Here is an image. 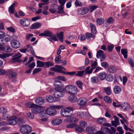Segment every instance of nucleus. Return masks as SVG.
I'll list each match as a JSON object with an SVG mask.
<instances>
[{"mask_svg":"<svg viewBox=\"0 0 134 134\" xmlns=\"http://www.w3.org/2000/svg\"><path fill=\"white\" fill-rule=\"evenodd\" d=\"M42 25L40 23H36L33 24L32 25L31 29H37L40 27Z\"/></svg>","mask_w":134,"mask_h":134,"instance_id":"393cba45","label":"nucleus"},{"mask_svg":"<svg viewBox=\"0 0 134 134\" xmlns=\"http://www.w3.org/2000/svg\"><path fill=\"white\" fill-rule=\"evenodd\" d=\"M121 107L125 110H127L130 109V105L128 103L125 102L122 103L121 105Z\"/></svg>","mask_w":134,"mask_h":134,"instance_id":"6ab92c4d","label":"nucleus"},{"mask_svg":"<svg viewBox=\"0 0 134 134\" xmlns=\"http://www.w3.org/2000/svg\"><path fill=\"white\" fill-rule=\"evenodd\" d=\"M113 91L115 94H118L121 92V89L119 86H116L114 88Z\"/></svg>","mask_w":134,"mask_h":134,"instance_id":"412c9836","label":"nucleus"},{"mask_svg":"<svg viewBox=\"0 0 134 134\" xmlns=\"http://www.w3.org/2000/svg\"><path fill=\"white\" fill-rule=\"evenodd\" d=\"M44 64L45 65V67L46 68H48L51 66H53L54 65L53 63L51 62H46Z\"/></svg>","mask_w":134,"mask_h":134,"instance_id":"864d4df0","label":"nucleus"},{"mask_svg":"<svg viewBox=\"0 0 134 134\" xmlns=\"http://www.w3.org/2000/svg\"><path fill=\"white\" fill-rule=\"evenodd\" d=\"M77 115L79 118H82L84 117V114L82 111H77Z\"/></svg>","mask_w":134,"mask_h":134,"instance_id":"8fccbe9b","label":"nucleus"},{"mask_svg":"<svg viewBox=\"0 0 134 134\" xmlns=\"http://www.w3.org/2000/svg\"><path fill=\"white\" fill-rule=\"evenodd\" d=\"M104 22V19L102 18H98L97 19L96 23L97 24L100 25L103 23Z\"/></svg>","mask_w":134,"mask_h":134,"instance_id":"ea45409f","label":"nucleus"},{"mask_svg":"<svg viewBox=\"0 0 134 134\" xmlns=\"http://www.w3.org/2000/svg\"><path fill=\"white\" fill-rule=\"evenodd\" d=\"M29 107L33 108L31 110V111L34 113L37 114L40 113L43 110L41 107L34 103L31 104L30 106H28Z\"/></svg>","mask_w":134,"mask_h":134,"instance_id":"20e7f679","label":"nucleus"},{"mask_svg":"<svg viewBox=\"0 0 134 134\" xmlns=\"http://www.w3.org/2000/svg\"><path fill=\"white\" fill-rule=\"evenodd\" d=\"M11 54L9 53H3L0 54V58L4 59L6 57H9L11 55Z\"/></svg>","mask_w":134,"mask_h":134,"instance_id":"f704fd0d","label":"nucleus"},{"mask_svg":"<svg viewBox=\"0 0 134 134\" xmlns=\"http://www.w3.org/2000/svg\"><path fill=\"white\" fill-rule=\"evenodd\" d=\"M21 57L22 55L20 54V53L19 52L14 55V57L12 59V60L14 62H20L21 61L19 59L21 58Z\"/></svg>","mask_w":134,"mask_h":134,"instance_id":"f3484780","label":"nucleus"},{"mask_svg":"<svg viewBox=\"0 0 134 134\" xmlns=\"http://www.w3.org/2000/svg\"><path fill=\"white\" fill-rule=\"evenodd\" d=\"M68 117L65 119L66 122H67L71 123L72 122V118L71 117V115H70L69 116H68Z\"/></svg>","mask_w":134,"mask_h":134,"instance_id":"3c124183","label":"nucleus"},{"mask_svg":"<svg viewBox=\"0 0 134 134\" xmlns=\"http://www.w3.org/2000/svg\"><path fill=\"white\" fill-rule=\"evenodd\" d=\"M72 111V108L68 107L65 109H62L60 111L61 115L64 117H67L71 115L70 113Z\"/></svg>","mask_w":134,"mask_h":134,"instance_id":"39448f33","label":"nucleus"},{"mask_svg":"<svg viewBox=\"0 0 134 134\" xmlns=\"http://www.w3.org/2000/svg\"><path fill=\"white\" fill-rule=\"evenodd\" d=\"M121 54H122L125 58H127V51L126 49H122L121 50Z\"/></svg>","mask_w":134,"mask_h":134,"instance_id":"72a5a7b5","label":"nucleus"},{"mask_svg":"<svg viewBox=\"0 0 134 134\" xmlns=\"http://www.w3.org/2000/svg\"><path fill=\"white\" fill-rule=\"evenodd\" d=\"M10 43L11 46L13 48H17L20 46L19 41L13 39L11 41Z\"/></svg>","mask_w":134,"mask_h":134,"instance_id":"1a4fd4ad","label":"nucleus"},{"mask_svg":"<svg viewBox=\"0 0 134 134\" xmlns=\"http://www.w3.org/2000/svg\"><path fill=\"white\" fill-rule=\"evenodd\" d=\"M16 120L19 125L24 124L25 122V120L22 117H16Z\"/></svg>","mask_w":134,"mask_h":134,"instance_id":"5701e85b","label":"nucleus"},{"mask_svg":"<svg viewBox=\"0 0 134 134\" xmlns=\"http://www.w3.org/2000/svg\"><path fill=\"white\" fill-rule=\"evenodd\" d=\"M98 76L100 79L101 80H103L106 79L107 74L105 72H103L100 73Z\"/></svg>","mask_w":134,"mask_h":134,"instance_id":"bb28decb","label":"nucleus"},{"mask_svg":"<svg viewBox=\"0 0 134 134\" xmlns=\"http://www.w3.org/2000/svg\"><path fill=\"white\" fill-rule=\"evenodd\" d=\"M6 75L9 79H12L15 77L17 74L16 72L12 70H9L6 71Z\"/></svg>","mask_w":134,"mask_h":134,"instance_id":"9d476101","label":"nucleus"},{"mask_svg":"<svg viewBox=\"0 0 134 134\" xmlns=\"http://www.w3.org/2000/svg\"><path fill=\"white\" fill-rule=\"evenodd\" d=\"M116 70L114 66H110L107 68L108 71L109 72L114 73L115 72Z\"/></svg>","mask_w":134,"mask_h":134,"instance_id":"58836bf2","label":"nucleus"},{"mask_svg":"<svg viewBox=\"0 0 134 134\" xmlns=\"http://www.w3.org/2000/svg\"><path fill=\"white\" fill-rule=\"evenodd\" d=\"M44 99L42 98L39 97L35 100V103L39 105H42L44 104Z\"/></svg>","mask_w":134,"mask_h":134,"instance_id":"aec40b11","label":"nucleus"},{"mask_svg":"<svg viewBox=\"0 0 134 134\" xmlns=\"http://www.w3.org/2000/svg\"><path fill=\"white\" fill-rule=\"evenodd\" d=\"M15 10L14 8L10 6L9 8L8 11L11 14H13L14 13Z\"/></svg>","mask_w":134,"mask_h":134,"instance_id":"680f3d73","label":"nucleus"},{"mask_svg":"<svg viewBox=\"0 0 134 134\" xmlns=\"http://www.w3.org/2000/svg\"><path fill=\"white\" fill-rule=\"evenodd\" d=\"M76 84L80 89L82 90L83 89L82 85L83 83L81 81H77L76 82Z\"/></svg>","mask_w":134,"mask_h":134,"instance_id":"de8ad7c7","label":"nucleus"},{"mask_svg":"<svg viewBox=\"0 0 134 134\" xmlns=\"http://www.w3.org/2000/svg\"><path fill=\"white\" fill-rule=\"evenodd\" d=\"M7 112V109L3 107H2L0 108V112L3 114H5Z\"/></svg>","mask_w":134,"mask_h":134,"instance_id":"13d9d810","label":"nucleus"},{"mask_svg":"<svg viewBox=\"0 0 134 134\" xmlns=\"http://www.w3.org/2000/svg\"><path fill=\"white\" fill-rule=\"evenodd\" d=\"M71 94H76L78 92V89L77 87L72 85V90Z\"/></svg>","mask_w":134,"mask_h":134,"instance_id":"e433bc0d","label":"nucleus"},{"mask_svg":"<svg viewBox=\"0 0 134 134\" xmlns=\"http://www.w3.org/2000/svg\"><path fill=\"white\" fill-rule=\"evenodd\" d=\"M114 117L115 118V120L114 121H111L112 125L115 127H116L118 125H119L120 123L119 120L115 116H114Z\"/></svg>","mask_w":134,"mask_h":134,"instance_id":"4be33fe9","label":"nucleus"},{"mask_svg":"<svg viewBox=\"0 0 134 134\" xmlns=\"http://www.w3.org/2000/svg\"><path fill=\"white\" fill-rule=\"evenodd\" d=\"M3 50H4L5 52L7 53L10 52L12 51L11 48L9 46H5L3 47Z\"/></svg>","mask_w":134,"mask_h":134,"instance_id":"2f4dec72","label":"nucleus"},{"mask_svg":"<svg viewBox=\"0 0 134 134\" xmlns=\"http://www.w3.org/2000/svg\"><path fill=\"white\" fill-rule=\"evenodd\" d=\"M86 38L85 35L82 34H80L78 36V38L82 41L85 40L86 39Z\"/></svg>","mask_w":134,"mask_h":134,"instance_id":"603ef678","label":"nucleus"},{"mask_svg":"<svg viewBox=\"0 0 134 134\" xmlns=\"http://www.w3.org/2000/svg\"><path fill=\"white\" fill-rule=\"evenodd\" d=\"M27 115L28 118L30 119H33L34 117V114L31 113H29L27 114Z\"/></svg>","mask_w":134,"mask_h":134,"instance_id":"052dcab7","label":"nucleus"},{"mask_svg":"<svg viewBox=\"0 0 134 134\" xmlns=\"http://www.w3.org/2000/svg\"><path fill=\"white\" fill-rule=\"evenodd\" d=\"M10 40V37L9 36H7L1 40V41L3 43L5 44L9 41Z\"/></svg>","mask_w":134,"mask_h":134,"instance_id":"473e14b6","label":"nucleus"},{"mask_svg":"<svg viewBox=\"0 0 134 134\" xmlns=\"http://www.w3.org/2000/svg\"><path fill=\"white\" fill-rule=\"evenodd\" d=\"M55 67L56 68L57 72L59 73H63L62 69L65 70V69L63 66L61 65H56L55 66Z\"/></svg>","mask_w":134,"mask_h":134,"instance_id":"cd10ccee","label":"nucleus"},{"mask_svg":"<svg viewBox=\"0 0 134 134\" xmlns=\"http://www.w3.org/2000/svg\"><path fill=\"white\" fill-rule=\"evenodd\" d=\"M104 100L105 101L108 103H110L111 102V99L108 96H105L104 98Z\"/></svg>","mask_w":134,"mask_h":134,"instance_id":"4d7b16f0","label":"nucleus"},{"mask_svg":"<svg viewBox=\"0 0 134 134\" xmlns=\"http://www.w3.org/2000/svg\"><path fill=\"white\" fill-rule=\"evenodd\" d=\"M75 130L76 131L81 132H82L83 129L80 126L77 125L76 126Z\"/></svg>","mask_w":134,"mask_h":134,"instance_id":"5fc2aeb1","label":"nucleus"},{"mask_svg":"<svg viewBox=\"0 0 134 134\" xmlns=\"http://www.w3.org/2000/svg\"><path fill=\"white\" fill-rule=\"evenodd\" d=\"M57 36L59 41L61 42H63V41L64 34L63 32H61L57 34Z\"/></svg>","mask_w":134,"mask_h":134,"instance_id":"a878e982","label":"nucleus"},{"mask_svg":"<svg viewBox=\"0 0 134 134\" xmlns=\"http://www.w3.org/2000/svg\"><path fill=\"white\" fill-rule=\"evenodd\" d=\"M75 4L76 7L81 6L82 5V3L77 0L76 1Z\"/></svg>","mask_w":134,"mask_h":134,"instance_id":"e2e57ef3","label":"nucleus"},{"mask_svg":"<svg viewBox=\"0 0 134 134\" xmlns=\"http://www.w3.org/2000/svg\"><path fill=\"white\" fill-rule=\"evenodd\" d=\"M62 122L61 119H57L52 121L51 122L53 125H58L61 124Z\"/></svg>","mask_w":134,"mask_h":134,"instance_id":"c756f323","label":"nucleus"},{"mask_svg":"<svg viewBox=\"0 0 134 134\" xmlns=\"http://www.w3.org/2000/svg\"><path fill=\"white\" fill-rule=\"evenodd\" d=\"M110 131V129L107 127H102L101 130L97 132L96 134H106L108 133Z\"/></svg>","mask_w":134,"mask_h":134,"instance_id":"ddd939ff","label":"nucleus"},{"mask_svg":"<svg viewBox=\"0 0 134 134\" xmlns=\"http://www.w3.org/2000/svg\"><path fill=\"white\" fill-rule=\"evenodd\" d=\"M8 123L9 124L12 125H14L16 124L17 123L16 117L14 116L10 118L8 121Z\"/></svg>","mask_w":134,"mask_h":134,"instance_id":"4468645a","label":"nucleus"},{"mask_svg":"<svg viewBox=\"0 0 134 134\" xmlns=\"http://www.w3.org/2000/svg\"><path fill=\"white\" fill-rule=\"evenodd\" d=\"M75 94H71L68 98V99L71 102H75L77 100V98Z\"/></svg>","mask_w":134,"mask_h":134,"instance_id":"b1692460","label":"nucleus"},{"mask_svg":"<svg viewBox=\"0 0 134 134\" xmlns=\"http://www.w3.org/2000/svg\"><path fill=\"white\" fill-rule=\"evenodd\" d=\"M85 35L86 36V38L88 39H89L91 37H92L93 39L94 40L95 37V36L94 35H92L89 32H86L85 34Z\"/></svg>","mask_w":134,"mask_h":134,"instance_id":"a19ab883","label":"nucleus"},{"mask_svg":"<svg viewBox=\"0 0 134 134\" xmlns=\"http://www.w3.org/2000/svg\"><path fill=\"white\" fill-rule=\"evenodd\" d=\"M63 107L61 105H53L50 108L47 109L46 110V112L47 114L51 116L55 115L56 113V111L55 109H59Z\"/></svg>","mask_w":134,"mask_h":134,"instance_id":"f257e3e1","label":"nucleus"},{"mask_svg":"<svg viewBox=\"0 0 134 134\" xmlns=\"http://www.w3.org/2000/svg\"><path fill=\"white\" fill-rule=\"evenodd\" d=\"M118 131V133L121 134H123L124 131L122 128L121 127H119L117 128Z\"/></svg>","mask_w":134,"mask_h":134,"instance_id":"774afa93","label":"nucleus"},{"mask_svg":"<svg viewBox=\"0 0 134 134\" xmlns=\"http://www.w3.org/2000/svg\"><path fill=\"white\" fill-rule=\"evenodd\" d=\"M90 26L91 27V30L93 34H95L96 32V30L95 25L92 23L90 24Z\"/></svg>","mask_w":134,"mask_h":134,"instance_id":"4c0bfd02","label":"nucleus"},{"mask_svg":"<svg viewBox=\"0 0 134 134\" xmlns=\"http://www.w3.org/2000/svg\"><path fill=\"white\" fill-rule=\"evenodd\" d=\"M110 112L108 110H107L106 111L105 116L107 117L110 118L111 117V116L110 114Z\"/></svg>","mask_w":134,"mask_h":134,"instance_id":"bf43d9fd","label":"nucleus"},{"mask_svg":"<svg viewBox=\"0 0 134 134\" xmlns=\"http://www.w3.org/2000/svg\"><path fill=\"white\" fill-rule=\"evenodd\" d=\"M84 72V70L78 71L77 74L76 75L80 77L81 76L83 75Z\"/></svg>","mask_w":134,"mask_h":134,"instance_id":"0e129e2a","label":"nucleus"},{"mask_svg":"<svg viewBox=\"0 0 134 134\" xmlns=\"http://www.w3.org/2000/svg\"><path fill=\"white\" fill-rule=\"evenodd\" d=\"M96 57L97 58H100L101 61H103L105 59V55L103 51L100 50L97 52L96 54Z\"/></svg>","mask_w":134,"mask_h":134,"instance_id":"423d86ee","label":"nucleus"},{"mask_svg":"<svg viewBox=\"0 0 134 134\" xmlns=\"http://www.w3.org/2000/svg\"><path fill=\"white\" fill-rule=\"evenodd\" d=\"M89 11V8L87 7L81 8L77 10L78 13L80 15H83L87 13Z\"/></svg>","mask_w":134,"mask_h":134,"instance_id":"9b49d317","label":"nucleus"},{"mask_svg":"<svg viewBox=\"0 0 134 134\" xmlns=\"http://www.w3.org/2000/svg\"><path fill=\"white\" fill-rule=\"evenodd\" d=\"M55 90L56 91L54 92L53 94V96L55 98L59 99L60 98L64 95L65 92L64 88H56Z\"/></svg>","mask_w":134,"mask_h":134,"instance_id":"f03ea898","label":"nucleus"},{"mask_svg":"<svg viewBox=\"0 0 134 134\" xmlns=\"http://www.w3.org/2000/svg\"><path fill=\"white\" fill-rule=\"evenodd\" d=\"M54 85L55 87V89L56 88H63V87L64 86V85L62 83L61 81L58 80H56L54 83Z\"/></svg>","mask_w":134,"mask_h":134,"instance_id":"dca6fc26","label":"nucleus"},{"mask_svg":"<svg viewBox=\"0 0 134 134\" xmlns=\"http://www.w3.org/2000/svg\"><path fill=\"white\" fill-rule=\"evenodd\" d=\"M31 128L27 125H22L20 128L21 132L23 134H29L31 132Z\"/></svg>","mask_w":134,"mask_h":134,"instance_id":"7ed1b4c3","label":"nucleus"},{"mask_svg":"<svg viewBox=\"0 0 134 134\" xmlns=\"http://www.w3.org/2000/svg\"><path fill=\"white\" fill-rule=\"evenodd\" d=\"M52 33L50 31L46 30L44 31L43 33L40 34L39 35L40 36H44L50 37L52 36Z\"/></svg>","mask_w":134,"mask_h":134,"instance_id":"a211bd4d","label":"nucleus"},{"mask_svg":"<svg viewBox=\"0 0 134 134\" xmlns=\"http://www.w3.org/2000/svg\"><path fill=\"white\" fill-rule=\"evenodd\" d=\"M79 124L80 126L83 128L86 127L87 125V123L83 120H81L79 121Z\"/></svg>","mask_w":134,"mask_h":134,"instance_id":"79ce46f5","label":"nucleus"},{"mask_svg":"<svg viewBox=\"0 0 134 134\" xmlns=\"http://www.w3.org/2000/svg\"><path fill=\"white\" fill-rule=\"evenodd\" d=\"M58 11L57 12L58 13H64V12L63 10V8L62 5L59 6L58 8Z\"/></svg>","mask_w":134,"mask_h":134,"instance_id":"6e6d98bb","label":"nucleus"},{"mask_svg":"<svg viewBox=\"0 0 134 134\" xmlns=\"http://www.w3.org/2000/svg\"><path fill=\"white\" fill-rule=\"evenodd\" d=\"M46 99L47 101L49 102H52L53 100V98L52 96L49 95L46 97Z\"/></svg>","mask_w":134,"mask_h":134,"instance_id":"09e8293b","label":"nucleus"},{"mask_svg":"<svg viewBox=\"0 0 134 134\" xmlns=\"http://www.w3.org/2000/svg\"><path fill=\"white\" fill-rule=\"evenodd\" d=\"M104 90L106 94L108 95H109L111 93V91L110 87H105Z\"/></svg>","mask_w":134,"mask_h":134,"instance_id":"7c9ffc66","label":"nucleus"},{"mask_svg":"<svg viewBox=\"0 0 134 134\" xmlns=\"http://www.w3.org/2000/svg\"><path fill=\"white\" fill-rule=\"evenodd\" d=\"M41 70V68H35L33 71V74H36L40 72Z\"/></svg>","mask_w":134,"mask_h":134,"instance_id":"69168bd1","label":"nucleus"},{"mask_svg":"<svg viewBox=\"0 0 134 134\" xmlns=\"http://www.w3.org/2000/svg\"><path fill=\"white\" fill-rule=\"evenodd\" d=\"M30 20L27 18H24L20 20V22L21 25L24 27H28L30 25Z\"/></svg>","mask_w":134,"mask_h":134,"instance_id":"0eeeda50","label":"nucleus"},{"mask_svg":"<svg viewBox=\"0 0 134 134\" xmlns=\"http://www.w3.org/2000/svg\"><path fill=\"white\" fill-rule=\"evenodd\" d=\"M113 21L114 20L112 17H110L107 20V22L108 24L112 23Z\"/></svg>","mask_w":134,"mask_h":134,"instance_id":"338daca9","label":"nucleus"},{"mask_svg":"<svg viewBox=\"0 0 134 134\" xmlns=\"http://www.w3.org/2000/svg\"><path fill=\"white\" fill-rule=\"evenodd\" d=\"M106 79L107 81L109 82H111L113 80L114 77L111 75H109L106 76Z\"/></svg>","mask_w":134,"mask_h":134,"instance_id":"c03bdc74","label":"nucleus"},{"mask_svg":"<svg viewBox=\"0 0 134 134\" xmlns=\"http://www.w3.org/2000/svg\"><path fill=\"white\" fill-rule=\"evenodd\" d=\"M93 69L90 66L87 67L85 69V72L86 74H91L92 72Z\"/></svg>","mask_w":134,"mask_h":134,"instance_id":"c9c22d12","label":"nucleus"},{"mask_svg":"<svg viewBox=\"0 0 134 134\" xmlns=\"http://www.w3.org/2000/svg\"><path fill=\"white\" fill-rule=\"evenodd\" d=\"M97 122L103 126L110 127L111 125L108 123H106V120L104 118H99L97 119Z\"/></svg>","mask_w":134,"mask_h":134,"instance_id":"6e6552de","label":"nucleus"},{"mask_svg":"<svg viewBox=\"0 0 134 134\" xmlns=\"http://www.w3.org/2000/svg\"><path fill=\"white\" fill-rule=\"evenodd\" d=\"M72 85H68L65 87V88L66 91L70 94H71Z\"/></svg>","mask_w":134,"mask_h":134,"instance_id":"c85d7f7f","label":"nucleus"},{"mask_svg":"<svg viewBox=\"0 0 134 134\" xmlns=\"http://www.w3.org/2000/svg\"><path fill=\"white\" fill-rule=\"evenodd\" d=\"M37 67H42L44 66L45 64L43 62L37 60Z\"/></svg>","mask_w":134,"mask_h":134,"instance_id":"49530a36","label":"nucleus"},{"mask_svg":"<svg viewBox=\"0 0 134 134\" xmlns=\"http://www.w3.org/2000/svg\"><path fill=\"white\" fill-rule=\"evenodd\" d=\"M91 82L94 83H97L98 82V77L97 76L93 77L91 78Z\"/></svg>","mask_w":134,"mask_h":134,"instance_id":"37998d69","label":"nucleus"},{"mask_svg":"<svg viewBox=\"0 0 134 134\" xmlns=\"http://www.w3.org/2000/svg\"><path fill=\"white\" fill-rule=\"evenodd\" d=\"M98 7L96 5H90L89 7V9L90 10V12H92L95 9L98 8Z\"/></svg>","mask_w":134,"mask_h":134,"instance_id":"a18cd8bd","label":"nucleus"},{"mask_svg":"<svg viewBox=\"0 0 134 134\" xmlns=\"http://www.w3.org/2000/svg\"><path fill=\"white\" fill-rule=\"evenodd\" d=\"M87 102V100L85 98H82L79 99L77 102L78 104L82 106H85Z\"/></svg>","mask_w":134,"mask_h":134,"instance_id":"f8f14e48","label":"nucleus"},{"mask_svg":"<svg viewBox=\"0 0 134 134\" xmlns=\"http://www.w3.org/2000/svg\"><path fill=\"white\" fill-rule=\"evenodd\" d=\"M95 128L92 126H87L86 128V131L87 134H95Z\"/></svg>","mask_w":134,"mask_h":134,"instance_id":"2eb2a0df","label":"nucleus"}]
</instances>
